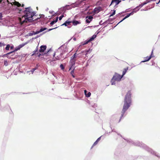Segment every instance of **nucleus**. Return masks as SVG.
<instances>
[{"mask_svg": "<svg viewBox=\"0 0 160 160\" xmlns=\"http://www.w3.org/2000/svg\"><path fill=\"white\" fill-rule=\"evenodd\" d=\"M26 10L24 11L25 15L22 16L21 18H19V20L21 24H22L24 22H32L33 19L32 18L35 14L33 10L30 7L26 8Z\"/></svg>", "mask_w": 160, "mask_h": 160, "instance_id": "obj_1", "label": "nucleus"}, {"mask_svg": "<svg viewBox=\"0 0 160 160\" xmlns=\"http://www.w3.org/2000/svg\"><path fill=\"white\" fill-rule=\"evenodd\" d=\"M131 93L130 91H128L125 96L124 100V103L122 111V114L118 122H119L122 117L123 116L126 111L131 106L132 100L131 98Z\"/></svg>", "mask_w": 160, "mask_h": 160, "instance_id": "obj_2", "label": "nucleus"}, {"mask_svg": "<svg viewBox=\"0 0 160 160\" xmlns=\"http://www.w3.org/2000/svg\"><path fill=\"white\" fill-rule=\"evenodd\" d=\"M140 9V6L137 7L134 9H133V11L131 13L128 14L122 20L120 21L118 23V24L121 22H122L123 20L129 17L131 15H132L134 13L138 11H139Z\"/></svg>", "mask_w": 160, "mask_h": 160, "instance_id": "obj_3", "label": "nucleus"}, {"mask_svg": "<svg viewBox=\"0 0 160 160\" xmlns=\"http://www.w3.org/2000/svg\"><path fill=\"white\" fill-rule=\"evenodd\" d=\"M122 77V76H121L120 75L117 73H115V74L113 76L112 80L113 79L115 81H119L121 80Z\"/></svg>", "mask_w": 160, "mask_h": 160, "instance_id": "obj_4", "label": "nucleus"}, {"mask_svg": "<svg viewBox=\"0 0 160 160\" xmlns=\"http://www.w3.org/2000/svg\"><path fill=\"white\" fill-rule=\"evenodd\" d=\"M26 43H23L22 44L20 45H19L16 47L15 48V50L13 51L7 53V54H10L11 53H12L13 52H15L18 51V50H19L20 48H22V47L26 45Z\"/></svg>", "mask_w": 160, "mask_h": 160, "instance_id": "obj_5", "label": "nucleus"}, {"mask_svg": "<svg viewBox=\"0 0 160 160\" xmlns=\"http://www.w3.org/2000/svg\"><path fill=\"white\" fill-rule=\"evenodd\" d=\"M58 52H56L54 53L53 56L55 57V58H53V61H55L57 60H59L61 58L62 53H60L59 54H58Z\"/></svg>", "mask_w": 160, "mask_h": 160, "instance_id": "obj_6", "label": "nucleus"}, {"mask_svg": "<svg viewBox=\"0 0 160 160\" xmlns=\"http://www.w3.org/2000/svg\"><path fill=\"white\" fill-rule=\"evenodd\" d=\"M93 17L92 16H87L86 17V22L87 23H89L92 20Z\"/></svg>", "mask_w": 160, "mask_h": 160, "instance_id": "obj_7", "label": "nucleus"}, {"mask_svg": "<svg viewBox=\"0 0 160 160\" xmlns=\"http://www.w3.org/2000/svg\"><path fill=\"white\" fill-rule=\"evenodd\" d=\"M153 50H152L151 55L148 57V59H146L144 61H142L141 62H145L148 61L152 57H154V55H153Z\"/></svg>", "mask_w": 160, "mask_h": 160, "instance_id": "obj_8", "label": "nucleus"}, {"mask_svg": "<svg viewBox=\"0 0 160 160\" xmlns=\"http://www.w3.org/2000/svg\"><path fill=\"white\" fill-rule=\"evenodd\" d=\"M46 46H41L40 47V49L39 50V52H43L46 49Z\"/></svg>", "mask_w": 160, "mask_h": 160, "instance_id": "obj_9", "label": "nucleus"}, {"mask_svg": "<svg viewBox=\"0 0 160 160\" xmlns=\"http://www.w3.org/2000/svg\"><path fill=\"white\" fill-rule=\"evenodd\" d=\"M121 0H112L111 2V3L110 5H111L114 3H115V5H117L118 4L121 2Z\"/></svg>", "mask_w": 160, "mask_h": 160, "instance_id": "obj_10", "label": "nucleus"}, {"mask_svg": "<svg viewBox=\"0 0 160 160\" xmlns=\"http://www.w3.org/2000/svg\"><path fill=\"white\" fill-rule=\"evenodd\" d=\"M76 61V59H73L71 58L70 63V66L71 67L73 66V65H75Z\"/></svg>", "mask_w": 160, "mask_h": 160, "instance_id": "obj_11", "label": "nucleus"}, {"mask_svg": "<svg viewBox=\"0 0 160 160\" xmlns=\"http://www.w3.org/2000/svg\"><path fill=\"white\" fill-rule=\"evenodd\" d=\"M156 0H147L141 4V7H142L144 5L146 4L147 3L152 1H156Z\"/></svg>", "mask_w": 160, "mask_h": 160, "instance_id": "obj_12", "label": "nucleus"}, {"mask_svg": "<svg viewBox=\"0 0 160 160\" xmlns=\"http://www.w3.org/2000/svg\"><path fill=\"white\" fill-rule=\"evenodd\" d=\"M74 25H76L77 24H80L81 23L80 22L76 20H74L72 22Z\"/></svg>", "mask_w": 160, "mask_h": 160, "instance_id": "obj_13", "label": "nucleus"}, {"mask_svg": "<svg viewBox=\"0 0 160 160\" xmlns=\"http://www.w3.org/2000/svg\"><path fill=\"white\" fill-rule=\"evenodd\" d=\"M128 67H127L126 68H124L123 72H122V76L123 77L126 73V72L128 70Z\"/></svg>", "mask_w": 160, "mask_h": 160, "instance_id": "obj_14", "label": "nucleus"}, {"mask_svg": "<svg viewBox=\"0 0 160 160\" xmlns=\"http://www.w3.org/2000/svg\"><path fill=\"white\" fill-rule=\"evenodd\" d=\"M71 22H72L68 21H67L64 23L62 24V25H65V26H67L68 25H69Z\"/></svg>", "mask_w": 160, "mask_h": 160, "instance_id": "obj_15", "label": "nucleus"}, {"mask_svg": "<svg viewBox=\"0 0 160 160\" xmlns=\"http://www.w3.org/2000/svg\"><path fill=\"white\" fill-rule=\"evenodd\" d=\"M13 4L18 7H19L21 6V4L19 2L15 1L13 2Z\"/></svg>", "mask_w": 160, "mask_h": 160, "instance_id": "obj_16", "label": "nucleus"}, {"mask_svg": "<svg viewBox=\"0 0 160 160\" xmlns=\"http://www.w3.org/2000/svg\"><path fill=\"white\" fill-rule=\"evenodd\" d=\"M96 37V35H93L92 37L89 39V41H91L94 40Z\"/></svg>", "mask_w": 160, "mask_h": 160, "instance_id": "obj_17", "label": "nucleus"}, {"mask_svg": "<svg viewBox=\"0 0 160 160\" xmlns=\"http://www.w3.org/2000/svg\"><path fill=\"white\" fill-rule=\"evenodd\" d=\"M76 57V53H75L72 56L71 58L73 59H75V58Z\"/></svg>", "mask_w": 160, "mask_h": 160, "instance_id": "obj_18", "label": "nucleus"}, {"mask_svg": "<svg viewBox=\"0 0 160 160\" xmlns=\"http://www.w3.org/2000/svg\"><path fill=\"white\" fill-rule=\"evenodd\" d=\"M94 11L95 12L98 13L99 12V9L98 8H95L94 10Z\"/></svg>", "mask_w": 160, "mask_h": 160, "instance_id": "obj_19", "label": "nucleus"}, {"mask_svg": "<svg viewBox=\"0 0 160 160\" xmlns=\"http://www.w3.org/2000/svg\"><path fill=\"white\" fill-rule=\"evenodd\" d=\"M47 29V28H41L39 30V32H42Z\"/></svg>", "mask_w": 160, "mask_h": 160, "instance_id": "obj_20", "label": "nucleus"}, {"mask_svg": "<svg viewBox=\"0 0 160 160\" xmlns=\"http://www.w3.org/2000/svg\"><path fill=\"white\" fill-rule=\"evenodd\" d=\"M10 48V45L9 44L7 45L6 48L5 49L7 50H9V48Z\"/></svg>", "mask_w": 160, "mask_h": 160, "instance_id": "obj_21", "label": "nucleus"}, {"mask_svg": "<svg viewBox=\"0 0 160 160\" xmlns=\"http://www.w3.org/2000/svg\"><path fill=\"white\" fill-rule=\"evenodd\" d=\"M4 65L5 66H7L8 65V62L6 60H5L4 61Z\"/></svg>", "mask_w": 160, "mask_h": 160, "instance_id": "obj_22", "label": "nucleus"}, {"mask_svg": "<svg viewBox=\"0 0 160 160\" xmlns=\"http://www.w3.org/2000/svg\"><path fill=\"white\" fill-rule=\"evenodd\" d=\"M98 142L97 141H96L94 142V143H93V145H92V148L94 146L96 145L98 143Z\"/></svg>", "mask_w": 160, "mask_h": 160, "instance_id": "obj_23", "label": "nucleus"}, {"mask_svg": "<svg viewBox=\"0 0 160 160\" xmlns=\"http://www.w3.org/2000/svg\"><path fill=\"white\" fill-rule=\"evenodd\" d=\"M60 67L62 70H64V67L62 64H61L60 65Z\"/></svg>", "mask_w": 160, "mask_h": 160, "instance_id": "obj_24", "label": "nucleus"}, {"mask_svg": "<svg viewBox=\"0 0 160 160\" xmlns=\"http://www.w3.org/2000/svg\"><path fill=\"white\" fill-rule=\"evenodd\" d=\"M91 93L90 92H88V94H86V96L87 97H89L91 95Z\"/></svg>", "mask_w": 160, "mask_h": 160, "instance_id": "obj_25", "label": "nucleus"}, {"mask_svg": "<svg viewBox=\"0 0 160 160\" xmlns=\"http://www.w3.org/2000/svg\"><path fill=\"white\" fill-rule=\"evenodd\" d=\"M38 51V48H36V49L34 51H33V53L32 55V56H33L34 54H35Z\"/></svg>", "mask_w": 160, "mask_h": 160, "instance_id": "obj_26", "label": "nucleus"}, {"mask_svg": "<svg viewBox=\"0 0 160 160\" xmlns=\"http://www.w3.org/2000/svg\"><path fill=\"white\" fill-rule=\"evenodd\" d=\"M90 41H89V40L87 41H85L84 42V43L83 44V45H86L87 44H88Z\"/></svg>", "mask_w": 160, "mask_h": 160, "instance_id": "obj_27", "label": "nucleus"}, {"mask_svg": "<svg viewBox=\"0 0 160 160\" xmlns=\"http://www.w3.org/2000/svg\"><path fill=\"white\" fill-rule=\"evenodd\" d=\"M115 14V10H114L113 13L110 15V17L113 16V15Z\"/></svg>", "mask_w": 160, "mask_h": 160, "instance_id": "obj_28", "label": "nucleus"}, {"mask_svg": "<svg viewBox=\"0 0 160 160\" xmlns=\"http://www.w3.org/2000/svg\"><path fill=\"white\" fill-rule=\"evenodd\" d=\"M55 23H56L55 21L54 20H53L50 23V25H52Z\"/></svg>", "mask_w": 160, "mask_h": 160, "instance_id": "obj_29", "label": "nucleus"}, {"mask_svg": "<svg viewBox=\"0 0 160 160\" xmlns=\"http://www.w3.org/2000/svg\"><path fill=\"white\" fill-rule=\"evenodd\" d=\"M5 45V44L3 43L0 42V47H2Z\"/></svg>", "mask_w": 160, "mask_h": 160, "instance_id": "obj_30", "label": "nucleus"}, {"mask_svg": "<svg viewBox=\"0 0 160 160\" xmlns=\"http://www.w3.org/2000/svg\"><path fill=\"white\" fill-rule=\"evenodd\" d=\"M40 16L41 18H44L45 16L43 14H40Z\"/></svg>", "mask_w": 160, "mask_h": 160, "instance_id": "obj_31", "label": "nucleus"}, {"mask_svg": "<svg viewBox=\"0 0 160 160\" xmlns=\"http://www.w3.org/2000/svg\"><path fill=\"white\" fill-rule=\"evenodd\" d=\"M36 69V68H34L32 69V70L31 71V72L32 73L34 72V71Z\"/></svg>", "mask_w": 160, "mask_h": 160, "instance_id": "obj_32", "label": "nucleus"}, {"mask_svg": "<svg viewBox=\"0 0 160 160\" xmlns=\"http://www.w3.org/2000/svg\"><path fill=\"white\" fill-rule=\"evenodd\" d=\"M63 17V15H62L61 16L59 17V20H62V18Z\"/></svg>", "mask_w": 160, "mask_h": 160, "instance_id": "obj_33", "label": "nucleus"}, {"mask_svg": "<svg viewBox=\"0 0 160 160\" xmlns=\"http://www.w3.org/2000/svg\"><path fill=\"white\" fill-rule=\"evenodd\" d=\"M101 137H100L97 140V141L98 142L101 139Z\"/></svg>", "mask_w": 160, "mask_h": 160, "instance_id": "obj_34", "label": "nucleus"}, {"mask_svg": "<svg viewBox=\"0 0 160 160\" xmlns=\"http://www.w3.org/2000/svg\"><path fill=\"white\" fill-rule=\"evenodd\" d=\"M101 137H100L97 140V141L98 142L101 139Z\"/></svg>", "mask_w": 160, "mask_h": 160, "instance_id": "obj_35", "label": "nucleus"}, {"mask_svg": "<svg viewBox=\"0 0 160 160\" xmlns=\"http://www.w3.org/2000/svg\"><path fill=\"white\" fill-rule=\"evenodd\" d=\"M38 57H40V56L41 55V54L40 53H37V54Z\"/></svg>", "mask_w": 160, "mask_h": 160, "instance_id": "obj_36", "label": "nucleus"}, {"mask_svg": "<svg viewBox=\"0 0 160 160\" xmlns=\"http://www.w3.org/2000/svg\"><path fill=\"white\" fill-rule=\"evenodd\" d=\"M58 17H57L56 18V20H54L56 22L58 21Z\"/></svg>", "mask_w": 160, "mask_h": 160, "instance_id": "obj_37", "label": "nucleus"}, {"mask_svg": "<svg viewBox=\"0 0 160 160\" xmlns=\"http://www.w3.org/2000/svg\"><path fill=\"white\" fill-rule=\"evenodd\" d=\"M39 32V31H37L35 33V34H38V33L40 32Z\"/></svg>", "mask_w": 160, "mask_h": 160, "instance_id": "obj_38", "label": "nucleus"}, {"mask_svg": "<svg viewBox=\"0 0 160 160\" xmlns=\"http://www.w3.org/2000/svg\"><path fill=\"white\" fill-rule=\"evenodd\" d=\"M74 73V71H73V70L71 72V73L72 75Z\"/></svg>", "mask_w": 160, "mask_h": 160, "instance_id": "obj_39", "label": "nucleus"}, {"mask_svg": "<svg viewBox=\"0 0 160 160\" xmlns=\"http://www.w3.org/2000/svg\"><path fill=\"white\" fill-rule=\"evenodd\" d=\"M40 18H40V17H39V18H37L35 19L34 20H37L38 19H39Z\"/></svg>", "mask_w": 160, "mask_h": 160, "instance_id": "obj_40", "label": "nucleus"}, {"mask_svg": "<svg viewBox=\"0 0 160 160\" xmlns=\"http://www.w3.org/2000/svg\"><path fill=\"white\" fill-rule=\"evenodd\" d=\"M56 28H54L50 29H49L48 31H51V30H52V29H54Z\"/></svg>", "mask_w": 160, "mask_h": 160, "instance_id": "obj_41", "label": "nucleus"}, {"mask_svg": "<svg viewBox=\"0 0 160 160\" xmlns=\"http://www.w3.org/2000/svg\"><path fill=\"white\" fill-rule=\"evenodd\" d=\"M7 54H4L2 56V57H5V56L7 55Z\"/></svg>", "mask_w": 160, "mask_h": 160, "instance_id": "obj_42", "label": "nucleus"}, {"mask_svg": "<svg viewBox=\"0 0 160 160\" xmlns=\"http://www.w3.org/2000/svg\"><path fill=\"white\" fill-rule=\"evenodd\" d=\"M10 49H12L13 48V46H11V47H10Z\"/></svg>", "mask_w": 160, "mask_h": 160, "instance_id": "obj_43", "label": "nucleus"}, {"mask_svg": "<svg viewBox=\"0 0 160 160\" xmlns=\"http://www.w3.org/2000/svg\"><path fill=\"white\" fill-rule=\"evenodd\" d=\"M2 17V15L1 14H0V18H1Z\"/></svg>", "mask_w": 160, "mask_h": 160, "instance_id": "obj_44", "label": "nucleus"}, {"mask_svg": "<svg viewBox=\"0 0 160 160\" xmlns=\"http://www.w3.org/2000/svg\"><path fill=\"white\" fill-rule=\"evenodd\" d=\"M84 93H85V94H86V93L87 92L86 90H85L84 91Z\"/></svg>", "mask_w": 160, "mask_h": 160, "instance_id": "obj_45", "label": "nucleus"}, {"mask_svg": "<svg viewBox=\"0 0 160 160\" xmlns=\"http://www.w3.org/2000/svg\"><path fill=\"white\" fill-rule=\"evenodd\" d=\"M149 56H147V57L146 58H145V60H146V59H148V57Z\"/></svg>", "mask_w": 160, "mask_h": 160, "instance_id": "obj_46", "label": "nucleus"}, {"mask_svg": "<svg viewBox=\"0 0 160 160\" xmlns=\"http://www.w3.org/2000/svg\"><path fill=\"white\" fill-rule=\"evenodd\" d=\"M160 2V0H159V1H158V2H157V4H158V3Z\"/></svg>", "mask_w": 160, "mask_h": 160, "instance_id": "obj_47", "label": "nucleus"}, {"mask_svg": "<svg viewBox=\"0 0 160 160\" xmlns=\"http://www.w3.org/2000/svg\"><path fill=\"white\" fill-rule=\"evenodd\" d=\"M72 76L73 77V78H74L75 77V76H74L73 75V74H72Z\"/></svg>", "mask_w": 160, "mask_h": 160, "instance_id": "obj_48", "label": "nucleus"}, {"mask_svg": "<svg viewBox=\"0 0 160 160\" xmlns=\"http://www.w3.org/2000/svg\"><path fill=\"white\" fill-rule=\"evenodd\" d=\"M24 4H22V7H24Z\"/></svg>", "mask_w": 160, "mask_h": 160, "instance_id": "obj_49", "label": "nucleus"}, {"mask_svg": "<svg viewBox=\"0 0 160 160\" xmlns=\"http://www.w3.org/2000/svg\"><path fill=\"white\" fill-rule=\"evenodd\" d=\"M2 2V0H0V3H1Z\"/></svg>", "mask_w": 160, "mask_h": 160, "instance_id": "obj_50", "label": "nucleus"}, {"mask_svg": "<svg viewBox=\"0 0 160 160\" xmlns=\"http://www.w3.org/2000/svg\"><path fill=\"white\" fill-rule=\"evenodd\" d=\"M14 54H13L12 55V56H13Z\"/></svg>", "mask_w": 160, "mask_h": 160, "instance_id": "obj_51", "label": "nucleus"}]
</instances>
